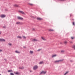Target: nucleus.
Returning <instances> with one entry per match:
<instances>
[{
	"label": "nucleus",
	"instance_id": "1",
	"mask_svg": "<svg viewBox=\"0 0 75 75\" xmlns=\"http://www.w3.org/2000/svg\"><path fill=\"white\" fill-rule=\"evenodd\" d=\"M38 68V66H35L33 67V69L34 70H35V69H37Z\"/></svg>",
	"mask_w": 75,
	"mask_h": 75
},
{
	"label": "nucleus",
	"instance_id": "2",
	"mask_svg": "<svg viewBox=\"0 0 75 75\" xmlns=\"http://www.w3.org/2000/svg\"><path fill=\"white\" fill-rule=\"evenodd\" d=\"M46 71H42V72L40 73V74H46Z\"/></svg>",
	"mask_w": 75,
	"mask_h": 75
},
{
	"label": "nucleus",
	"instance_id": "3",
	"mask_svg": "<svg viewBox=\"0 0 75 75\" xmlns=\"http://www.w3.org/2000/svg\"><path fill=\"white\" fill-rule=\"evenodd\" d=\"M17 18L18 20H23V18L19 16L17 17Z\"/></svg>",
	"mask_w": 75,
	"mask_h": 75
},
{
	"label": "nucleus",
	"instance_id": "4",
	"mask_svg": "<svg viewBox=\"0 0 75 75\" xmlns=\"http://www.w3.org/2000/svg\"><path fill=\"white\" fill-rule=\"evenodd\" d=\"M1 17L2 18H4V17H6V15H1Z\"/></svg>",
	"mask_w": 75,
	"mask_h": 75
},
{
	"label": "nucleus",
	"instance_id": "5",
	"mask_svg": "<svg viewBox=\"0 0 75 75\" xmlns=\"http://www.w3.org/2000/svg\"><path fill=\"white\" fill-rule=\"evenodd\" d=\"M23 23L20 22H18L16 23V24H23Z\"/></svg>",
	"mask_w": 75,
	"mask_h": 75
},
{
	"label": "nucleus",
	"instance_id": "6",
	"mask_svg": "<svg viewBox=\"0 0 75 75\" xmlns=\"http://www.w3.org/2000/svg\"><path fill=\"white\" fill-rule=\"evenodd\" d=\"M41 38L44 41L46 40V39H45V38L44 37H42Z\"/></svg>",
	"mask_w": 75,
	"mask_h": 75
},
{
	"label": "nucleus",
	"instance_id": "7",
	"mask_svg": "<svg viewBox=\"0 0 75 75\" xmlns=\"http://www.w3.org/2000/svg\"><path fill=\"white\" fill-rule=\"evenodd\" d=\"M63 60L56 61H55V62H60L61 61H62Z\"/></svg>",
	"mask_w": 75,
	"mask_h": 75
},
{
	"label": "nucleus",
	"instance_id": "8",
	"mask_svg": "<svg viewBox=\"0 0 75 75\" xmlns=\"http://www.w3.org/2000/svg\"><path fill=\"white\" fill-rule=\"evenodd\" d=\"M19 12L20 13H21L22 14H24L25 13L24 12L21 11H19Z\"/></svg>",
	"mask_w": 75,
	"mask_h": 75
},
{
	"label": "nucleus",
	"instance_id": "9",
	"mask_svg": "<svg viewBox=\"0 0 75 75\" xmlns=\"http://www.w3.org/2000/svg\"><path fill=\"white\" fill-rule=\"evenodd\" d=\"M0 41L4 42L5 41V40L3 39H0Z\"/></svg>",
	"mask_w": 75,
	"mask_h": 75
},
{
	"label": "nucleus",
	"instance_id": "10",
	"mask_svg": "<svg viewBox=\"0 0 75 75\" xmlns=\"http://www.w3.org/2000/svg\"><path fill=\"white\" fill-rule=\"evenodd\" d=\"M37 20H42V19L40 18H37Z\"/></svg>",
	"mask_w": 75,
	"mask_h": 75
},
{
	"label": "nucleus",
	"instance_id": "11",
	"mask_svg": "<svg viewBox=\"0 0 75 75\" xmlns=\"http://www.w3.org/2000/svg\"><path fill=\"white\" fill-rule=\"evenodd\" d=\"M33 41H37V40L35 38H34L33 40H32Z\"/></svg>",
	"mask_w": 75,
	"mask_h": 75
},
{
	"label": "nucleus",
	"instance_id": "12",
	"mask_svg": "<svg viewBox=\"0 0 75 75\" xmlns=\"http://www.w3.org/2000/svg\"><path fill=\"white\" fill-rule=\"evenodd\" d=\"M49 31H54V30L53 29H49Z\"/></svg>",
	"mask_w": 75,
	"mask_h": 75
},
{
	"label": "nucleus",
	"instance_id": "13",
	"mask_svg": "<svg viewBox=\"0 0 75 75\" xmlns=\"http://www.w3.org/2000/svg\"><path fill=\"white\" fill-rule=\"evenodd\" d=\"M24 67H19V69H24Z\"/></svg>",
	"mask_w": 75,
	"mask_h": 75
},
{
	"label": "nucleus",
	"instance_id": "14",
	"mask_svg": "<svg viewBox=\"0 0 75 75\" xmlns=\"http://www.w3.org/2000/svg\"><path fill=\"white\" fill-rule=\"evenodd\" d=\"M56 56H57V54H54V55H52V58H53L54 57H56Z\"/></svg>",
	"mask_w": 75,
	"mask_h": 75
},
{
	"label": "nucleus",
	"instance_id": "15",
	"mask_svg": "<svg viewBox=\"0 0 75 75\" xmlns=\"http://www.w3.org/2000/svg\"><path fill=\"white\" fill-rule=\"evenodd\" d=\"M14 73H15V74H16V75H19V73L18 72H14Z\"/></svg>",
	"mask_w": 75,
	"mask_h": 75
},
{
	"label": "nucleus",
	"instance_id": "16",
	"mask_svg": "<svg viewBox=\"0 0 75 75\" xmlns=\"http://www.w3.org/2000/svg\"><path fill=\"white\" fill-rule=\"evenodd\" d=\"M29 5L30 6H34V5L33 4H29Z\"/></svg>",
	"mask_w": 75,
	"mask_h": 75
},
{
	"label": "nucleus",
	"instance_id": "17",
	"mask_svg": "<svg viewBox=\"0 0 75 75\" xmlns=\"http://www.w3.org/2000/svg\"><path fill=\"white\" fill-rule=\"evenodd\" d=\"M64 43L65 44H67V41H65L64 42Z\"/></svg>",
	"mask_w": 75,
	"mask_h": 75
},
{
	"label": "nucleus",
	"instance_id": "18",
	"mask_svg": "<svg viewBox=\"0 0 75 75\" xmlns=\"http://www.w3.org/2000/svg\"><path fill=\"white\" fill-rule=\"evenodd\" d=\"M33 51H30V54H33Z\"/></svg>",
	"mask_w": 75,
	"mask_h": 75
},
{
	"label": "nucleus",
	"instance_id": "19",
	"mask_svg": "<svg viewBox=\"0 0 75 75\" xmlns=\"http://www.w3.org/2000/svg\"><path fill=\"white\" fill-rule=\"evenodd\" d=\"M8 72H13V71L11 70H8Z\"/></svg>",
	"mask_w": 75,
	"mask_h": 75
},
{
	"label": "nucleus",
	"instance_id": "20",
	"mask_svg": "<svg viewBox=\"0 0 75 75\" xmlns=\"http://www.w3.org/2000/svg\"><path fill=\"white\" fill-rule=\"evenodd\" d=\"M15 52H16V53H20V52H18V51H15Z\"/></svg>",
	"mask_w": 75,
	"mask_h": 75
},
{
	"label": "nucleus",
	"instance_id": "21",
	"mask_svg": "<svg viewBox=\"0 0 75 75\" xmlns=\"http://www.w3.org/2000/svg\"><path fill=\"white\" fill-rule=\"evenodd\" d=\"M43 62H41L39 63L40 64H43Z\"/></svg>",
	"mask_w": 75,
	"mask_h": 75
},
{
	"label": "nucleus",
	"instance_id": "22",
	"mask_svg": "<svg viewBox=\"0 0 75 75\" xmlns=\"http://www.w3.org/2000/svg\"><path fill=\"white\" fill-rule=\"evenodd\" d=\"M73 48H74V50H75V45H73Z\"/></svg>",
	"mask_w": 75,
	"mask_h": 75
},
{
	"label": "nucleus",
	"instance_id": "23",
	"mask_svg": "<svg viewBox=\"0 0 75 75\" xmlns=\"http://www.w3.org/2000/svg\"><path fill=\"white\" fill-rule=\"evenodd\" d=\"M68 71L66 72V73L64 74V75H67V74H68Z\"/></svg>",
	"mask_w": 75,
	"mask_h": 75
},
{
	"label": "nucleus",
	"instance_id": "24",
	"mask_svg": "<svg viewBox=\"0 0 75 75\" xmlns=\"http://www.w3.org/2000/svg\"><path fill=\"white\" fill-rule=\"evenodd\" d=\"M8 45H10V46H11L12 45H11V43H8Z\"/></svg>",
	"mask_w": 75,
	"mask_h": 75
},
{
	"label": "nucleus",
	"instance_id": "25",
	"mask_svg": "<svg viewBox=\"0 0 75 75\" xmlns=\"http://www.w3.org/2000/svg\"><path fill=\"white\" fill-rule=\"evenodd\" d=\"M18 38H21V36H18Z\"/></svg>",
	"mask_w": 75,
	"mask_h": 75
},
{
	"label": "nucleus",
	"instance_id": "26",
	"mask_svg": "<svg viewBox=\"0 0 75 75\" xmlns=\"http://www.w3.org/2000/svg\"><path fill=\"white\" fill-rule=\"evenodd\" d=\"M74 38H75L74 37H71V39H72V40H73V39H74Z\"/></svg>",
	"mask_w": 75,
	"mask_h": 75
},
{
	"label": "nucleus",
	"instance_id": "27",
	"mask_svg": "<svg viewBox=\"0 0 75 75\" xmlns=\"http://www.w3.org/2000/svg\"><path fill=\"white\" fill-rule=\"evenodd\" d=\"M23 38H24V39H25V38H25V37L24 36H23Z\"/></svg>",
	"mask_w": 75,
	"mask_h": 75
},
{
	"label": "nucleus",
	"instance_id": "28",
	"mask_svg": "<svg viewBox=\"0 0 75 75\" xmlns=\"http://www.w3.org/2000/svg\"><path fill=\"white\" fill-rule=\"evenodd\" d=\"M14 6L15 7H18V5H14Z\"/></svg>",
	"mask_w": 75,
	"mask_h": 75
},
{
	"label": "nucleus",
	"instance_id": "29",
	"mask_svg": "<svg viewBox=\"0 0 75 75\" xmlns=\"http://www.w3.org/2000/svg\"><path fill=\"white\" fill-rule=\"evenodd\" d=\"M73 25H75V22H73Z\"/></svg>",
	"mask_w": 75,
	"mask_h": 75
},
{
	"label": "nucleus",
	"instance_id": "30",
	"mask_svg": "<svg viewBox=\"0 0 75 75\" xmlns=\"http://www.w3.org/2000/svg\"><path fill=\"white\" fill-rule=\"evenodd\" d=\"M10 75H14V74H13V73H11L10 74Z\"/></svg>",
	"mask_w": 75,
	"mask_h": 75
},
{
	"label": "nucleus",
	"instance_id": "31",
	"mask_svg": "<svg viewBox=\"0 0 75 75\" xmlns=\"http://www.w3.org/2000/svg\"><path fill=\"white\" fill-rule=\"evenodd\" d=\"M33 31H34V30H35V29L34 28H33Z\"/></svg>",
	"mask_w": 75,
	"mask_h": 75
},
{
	"label": "nucleus",
	"instance_id": "32",
	"mask_svg": "<svg viewBox=\"0 0 75 75\" xmlns=\"http://www.w3.org/2000/svg\"><path fill=\"white\" fill-rule=\"evenodd\" d=\"M23 48H26V47H25V46H24V47H23Z\"/></svg>",
	"mask_w": 75,
	"mask_h": 75
},
{
	"label": "nucleus",
	"instance_id": "33",
	"mask_svg": "<svg viewBox=\"0 0 75 75\" xmlns=\"http://www.w3.org/2000/svg\"><path fill=\"white\" fill-rule=\"evenodd\" d=\"M40 50H41L39 49V50H38V51H40Z\"/></svg>",
	"mask_w": 75,
	"mask_h": 75
},
{
	"label": "nucleus",
	"instance_id": "34",
	"mask_svg": "<svg viewBox=\"0 0 75 75\" xmlns=\"http://www.w3.org/2000/svg\"><path fill=\"white\" fill-rule=\"evenodd\" d=\"M1 51H2V50H0V52H1Z\"/></svg>",
	"mask_w": 75,
	"mask_h": 75
},
{
	"label": "nucleus",
	"instance_id": "35",
	"mask_svg": "<svg viewBox=\"0 0 75 75\" xmlns=\"http://www.w3.org/2000/svg\"><path fill=\"white\" fill-rule=\"evenodd\" d=\"M6 26H4V28H6Z\"/></svg>",
	"mask_w": 75,
	"mask_h": 75
},
{
	"label": "nucleus",
	"instance_id": "36",
	"mask_svg": "<svg viewBox=\"0 0 75 75\" xmlns=\"http://www.w3.org/2000/svg\"><path fill=\"white\" fill-rule=\"evenodd\" d=\"M1 31H0V34H1Z\"/></svg>",
	"mask_w": 75,
	"mask_h": 75
},
{
	"label": "nucleus",
	"instance_id": "37",
	"mask_svg": "<svg viewBox=\"0 0 75 75\" xmlns=\"http://www.w3.org/2000/svg\"><path fill=\"white\" fill-rule=\"evenodd\" d=\"M61 0V1H64V0Z\"/></svg>",
	"mask_w": 75,
	"mask_h": 75
},
{
	"label": "nucleus",
	"instance_id": "38",
	"mask_svg": "<svg viewBox=\"0 0 75 75\" xmlns=\"http://www.w3.org/2000/svg\"><path fill=\"white\" fill-rule=\"evenodd\" d=\"M70 42V43H72V42Z\"/></svg>",
	"mask_w": 75,
	"mask_h": 75
},
{
	"label": "nucleus",
	"instance_id": "39",
	"mask_svg": "<svg viewBox=\"0 0 75 75\" xmlns=\"http://www.w3.org/2000/svg\"><path fill=\"white\" fill-rule=\"evenodd\" d=\"M62 52H64V51H62Z\"/></svg>",
	"mask_w": 75,
	"mask_h": 75
},
{
	"label": "nucleus",
	"instance_id": "40",
	"mask_svg": "<svg viewBox=\"0 0 75 75\" xmlns=\"http://www.w3.org/2000/svg\"><path fill=\"white\" fill-rule=\"evenodd\" d=\"M0 75H1V74H0Z\"/></svg>",
	"mask_w": 75,
	"mask_h": 75
}]
</instances>
